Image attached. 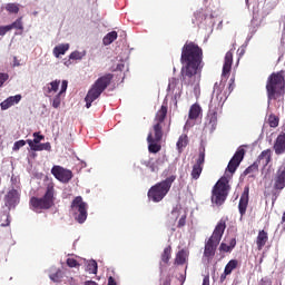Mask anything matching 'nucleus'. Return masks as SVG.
<instances>
[{
    "instance_id": "obj_35",
    "label": "nucleus",
    "mask_w": 285,
    "mask_h": 285,
    "mask_svg": "<svg viewBox=\"0 0 285 285\" xmlns=\"http://www.w3.org/2000/svg\"><path fill=\"white\" fill-rule=\"evenodd\" d=\"M86 271L89 273V275H97L98 266L96 261H90L87 264Z\"/></svg>"
},
{
    "instance_id": "obj_10",
    "label": "nucleus",
    "mask_w": 285,
    "mask_h": 285,
    "mask_svg": "<svg viewBox=\"0 0 285 285\" xmlns=\"http://www.w3.org/2000/svg\"><path fill=\"white\" fill-rule=\"evenodd\" d=\"M273 188L276 190L275 199H277V195H279L285 188V165L279 166L276 170L273 178Z\"/></svg>"
},
{
    "instance_id": "obj_8",
    "label": "nucleus",
    "mask_w": 285,
    "mask_h": 285,
    "mask_svg": "<svg viewBox=\"0 0 285 285\" xmlns=\"http://www.w3.org/2000/svg\"><path fill=\"white\" fill-rule=\"evenodd\" d=\"M71 210L75 214V219L78 224H83L88 219V203L83 202L81 196L73 198L71 203Z\"/></svg>"
},
{
    "instance_id": "obj_54",
    "label": "nucleus",
    "mask_w": 285,
    "mask_h": 285,
    "mask_svg": "<svg viewBox=\"0 0 285 285\" xmlns=\"http://www.w3.org/2000/svg\"><path fill=\"white\" fill-rule=\"evenodd\" d=\"M171 215H176V218L179 217V207H175V208L171 210Z\"/></svg>"
},
{
    "instance_id": "obj_38",
    "label": "nucleus",
    "mask_w": 285,
    "mask_h": 285,
    "mask_svg": "<svg viewBox=\"0 0 285 285\" xmlns=\"http://www.w3.org/2000/svg\"><path fill=\"white\" fill-rule=\"evenodd\" d=\"M257 170H259V165L257 164V160L254 161V164H252L249 167H247L244 170V175H250L252 173H257Z\"/></svg>"
},
{
    "instance_id": "obj_44",
    "label": "nucleus",
    "mask_w": 285,
    "mask_h": 285,
    "mask_svg": "<svg viewBox=\"0 0 285 285\" xmlns=\"http://www.w3.org/2000/svg\"><path fill=\"white\" fill-rule=\"evenodd\" d=\"M67 266H69V268H77L79 267V262L75 258H67Z\"/></svg>"
},
{
    "instance_id": "obj_7",
    "label": "nucleus",
    "mask_w": 285,
    "mask_h": 285,
    "mask_svg": "<svg viewBox=\"0 0 285 285\" xmlns=\"http://www.w3.org/2000/svg\"><path fill=\"white\" fill-rule=\"evenodd\" d=\"M229 190L230 185H228V178L222 177L213 187L212 204H215L216 206H222L224 202H226Z\"/></svg>"
},
{
    "instance_id": "obj_42",
    "label": "nucleus",
    "mask_w": 285,
    "mask_h": 285,
    "mask_svg": "<svg viewBox=\"0 0 285 285\" xmlns=\"http://www.w3.org/2000/svg\"><path fill=\"white\" fill-rule=\"evenodd\" d=\"M59 106H61V94L56 95L52 100L53 108H59Z\"/></svg>"
},
{
    "instance_id": "obj_20",
    "label": "nucleus",
    "mask_w": 285,
    "mask_h": 285,
    "mask_svg": "<svg viewBox=\"0 0 285 285\" xmlns=\"http://www.w3.org/2000/svg\"><path fill=\"white\" fill-rule=\"evenodd\" d=\"M148 151L157 155L161 150V140H154L153 136H147Z\"/></svg>"
},
{
    "instance_id": "obj_46",
    "label": "nucleus",
    "mask_w": 285,
    "mask_h": 285,
    "mask_svg": "<svg viewBox=\"0 0 285 285\" xmlns=\"http://www.w3.org/2000/svg\"><path fill=\"white\" fill-rule=\"evenodd\" d=\"M225 90H227V94L230 95V92H233V90H235V78H230L229 80V85L227 88H225Z\"/></svg>"
},
{
    "instance_id": "obj_9",
    "label": "nucleus",
    "mask_w": 285,
    "mask_h": 285,
    "mask_svg": "<svg viewBox=\"0 0 285 285\" xmlns=\"http://www.w3.org/2000/svg\"><path fill=\"white\" fill-rule=\"evenodd\" d=\"M204 164H206V148L200 147L198 158L196 159V163L193 166L190 177L195 181L202 177V173L204 171Z\"/></svg>"
},
{
    "instance_id": "obj_57",
    "label": "nucleus",
    "mask_w": 285,
    "mask_h": 285,
    "mask_svg": "<svg viewBox=\"0 0 285 285\" xmlns=\"http://www.w3.org/2000/svg\"><path fill=\"white\" fill-rule=\"evenodd\" d=\"M203 285H210V279L208 277H205L203 279Z\"/></svg>"
},
{
    "instance_id": "obj_4",
    "label": "nucleus",
    "mask_w": 285,
    "mask_h": 285,
    "mask_svg": "<svg viewBox=\"0 0 285 285\" xmlns=\"http://www.w3.org/2000/svg\"><path fill=\"white\" fill-rule=\"evenodd\" d=\"M226 230V220L220 219L209 239L205 243L204 257L207 258V262H210L213 257H215V253L217 247L219 246V242H222V237H224V232Z\"/></svg>"
},
{
    "instance_id": "obj_55",
    "label": "nucleus",
    "mask_w": 285,
    "mask_h": 285,
    "mask_svg": "<svg viewBox=\"0 0 285 285\" xmlns=\"http://www.w3.org/2000/svg\"><path fill=\"white\" fill-rule=\"evenodd\" d=\"M213 121H217V112H213L212 117H210V124H213Z\"/></svg>"
},
{
    "instance_id": "obj_37",
    "label": "nucleus",
    "mask_w": 285,
    "mask_h": 285,
    "mask_svg": "<svg viewBox=\"0 0 285 285\" xmlns=\"http://www.w3.org/2000/svg\"><path fill=\"white\" fill-rule=\"evenodd\" d=\"M268 125L271 126V128H277L279 126V117L275 115H269Z\"/></svg>"
},
{
    "instance_id": "obj_36",
    "label": "nucleus",
    "mask_w": 285,
    "mask_h": 285,
    "mask_svg": "<svg viewBox=\"0 0 285 285\" xmlns=\"http://www.w3.org/2000/svg\"><path fill=\"white\" fill-rule=\"evenodd\" d=\"M6 10L10 14H19V4H17V3H7Z\"/></svg>"
},
{
    "instance_id": "obj_51",
    "label": "nucleus",
    "mask_w": 285,
    "mask_h": 285,
    "mask_svg": "<svg viewBox=\"0 0 285 285\" xmlns=\"http://www.w3.org/2000/svg\"><path fill=\"white\" fill-rule=\"evenodd\" d=\"M175 86H177V79H176V78H173V79L169 81L168 88H171V90H174Z\"/></svg>"
},
{
    "instance_id": "obj_45",
    "label": "nucleus",
    "mask_w": 285,
    "mask_h": 285,
    "mask_svg": "<svg viewBox=\"0 0 285 285\" xmlns=\"http://www.w3.org/2000/svg\"><path fill=\"white\" fill-rule=\"evenodd\" d=\"M33 137L35 139L32 140V144H35L36 146L45 139L43 135H39V132H33Z\"/></svg>"
},
{
    "instance_id": "obj_49",
    "label": "nucleus",
    "mask_w": 285,
    "mask_h": 285,
    "mask_svg": "<svg viewBox=\"0 0 285 285\" xmlns=\"http://www.w3.org/2000/svg\"><path fill=\"white\" fill-rule=\"evenodd\" d=\"M68 90V80H62L61 82V89L58 92V95H63V92H66Z\"/></svg>"
},
{
    "instance_id": "obj_41",
    "label": "nucleus",
    "mask_w": 285,
    "mask_h": 285,
    "mask_svg": "<svg viewBox=\"0 0 285 285\" xmlns=\"http://www.w3.org/2000/svg\"><path fill=\"white\" fill-rule=\"evenodd\" d=\"M10 79V75L0 72V88H3V83Z\"/></svg>"
},
{
    "instance_id": "obj_29",
    "label": "nucleus",
    "mask_w": 285,
    "mask_h": 285,
    "mask_svg": "<svg viewBox=\"0 0 285 285\" xmlns=\"http://www.w3.org/2000/svg\"><path fill=\"white\" fill-rule=\"evenodd\" d=\"M199 115H202V107L197 104L191 105L188 114L189 119H198Z\"/></svg>"
},
{
    "instance_id": "obj_32",
    "label": "nucleus",
    "mask_w": 285,
    "mask_h": 285,
    "mask_svg": "<svg viewBox=\"0 0 285 285\" xmlns=\"http://www.w3.org/2000/svg\"><path fill=\"white\" fill-rule=\"evenodd\" d=\"M117 37H118L117 31H111L107 33L102 39L104 46H110V43L116 41Z\"/></svg>"
},
{
    "instance_id": "obj_3",
    "label": "nucleus",
    "mask_w": 285,
    "mask_h": 285,
    "mask_svg": "<svg viewBox=\"0 0 285 285\" xmlns=\"http://www.w3.org/2000/svg\"><path fill=\"white\" fill-rule=\"evenodd\" d=\"M112 79H115V75L112 73H106L101 77H99L90 87L88 90L85 101H86V108H90L92 106L94 101H97L99 97H101V94L112 83Z\"/></svg>"
},
{
    "instance_id": "obj_21",
    "label": "nucleus",
    "mask_w": 285,
    "mask_h": 285,
    "mask_svg": "<svg viewBox=\"0 0 285 285\" xmlns=\"http://www.w3.org/2000/svg\"><path fill=\"white\" fill-rule=\"evenodd\" d=\"M4 202L8 206H17L19 204V191L17 189H11L4 196Z\"/></svg>"
},
{
    "instance_id": "obj_16",
    "label": "nucleus",
    "mask_w": 285,
    "mask_h": 285,
    "mask_svg": "<svg viewBox=\"0 0 285 285\" xmlns=\"http://www.w3.org/2000/svg\"><path fill=\"white\" fill-rule=\"evenodd\" d=\"M271 161H273V150L271 149L263 150L256 159V164L263 166V168H266Z\"/></svg>"
},
{
    "instance_id": "obj_50",
    "label": "nucleus",
    "mask_w": 285,
    "mask_h": 285,
    "mask_svg": "<svg viewBox=\"0 0 285 285\" xmlns=\"http://www.w3.org/2000/svg\"><path fill=\"white\" fill-rule=\"evenodd\" d=\"M259 285H273V281L271 278H262Z\"/></svg>"
},
{
    "instance_id": "obj_11",
    "label": "nucleus",
    "mask_w": 285,
    "mask_h": 285,
    "mask_svg": "<svg viewBox=\"0 0 285 285\" xmlns=\"http://www.w3.org/2000/svg\"><path fill=\"white\" fill-rule=\"evenodd\" d=\"M51 175L58 179V181H61V184H69L72 179V170L66 169L59 165H55L51 168Z\"/></svg>"
},
{
    "instance_id": "obj_2",
    "label": "nucleus",
    "mask_w": 285,
    "mask_h": 285,
    "mask_svg": "<svg viewBox=\"0 0 285 285\" xmlns=\"http://www.w3.org/2000/svg\"><path fill=\"white\" fill-rule=\"evenodd\" d=\"M266 92L268 101H277L285 95L284 71L273 72L268 76L266 82Z\"/></svg>"
},
{
    "instance_id": "obj_13",
    "label": "nucleus",
    "mask_w": 285,
    "mask_h": 285,
    "mask_svg": "<svg viewBox=\"0 0 285 285\" xmlns=\"http://www.w3.org/2000/svg\"><path fill=\"white\" fill-rule=\"evenodd\" d=\"M214 95L216 96L217 101L224 106L226 99H228V96L230 95L228 89H226V81L222 80L214 85Z\"/></svg>"
},
{
    "instance_id": "obj_24",
    "label": "nucleus",
    "mask_w": 285,
    "mask_h": 285,
    "mask_svg": "<svg viewBox=\"0 0 285 285\" xmlns=\"http://www.w3.org/2000/svg\"><path fill=\"white\" fill-rule=\"evenodd\" d=\"M166 115H168V107L163 105L155 116V124L164 126V121H166Z\"/></svg>"
},
{
    "instance_id": "obj_22",
    "label": "nucleus",
    "mask_w": 285,
    "mask_h": 285,
    "mask_svg": "<svg viewBox=\"0 0 285 285\" xmlns=\"http://www.w3.org/2000/svg\"><path fill=\"white\" fill-rule=\"evenodd\" d=\"M19 101H21V95L10 96L0 104L1 110H8V108L19 104Z\"/></svg>"
},
{
    "instance_id": "obj_30",
    "label": "nucleus",
    "mask_w": 285,
    "mask_h": 285,
    "mask_svg": "<svg viewBox=\"0 0 285 285\" xmlns=\"http://www.w3.org/2000/svg\"><path fill=\"white\" fill-rule=\"evenodd\" d=\"M10 30H20L18 35H23V18H18L14 22L9 24Z\"/></svg>"
},
{
    "instance_id": "obj_1",
    "label": "nucleus",
    "mask_w": 285,
    "mask_h": 285,
    "mask_svg": "<svg viewBox=\"0 0 285 285\" xmlns=\"http://www.w3.org/2000/svg\"><path fill=\"white\" fill-rule=\"evenodd\" d=\"M204 61V50L199 45L194 41H186L181 48L180 62L183 63L180 70V80L183 86H195L199 79H197V72Z\"/></svg>"
},
{
    "instance_id": "obj_26",
    "label": "nucleus",
    "mask_w": 285,
    "mask_h": 285,
    "mask_svg": "<svg viewBox=\"0 0 285 285\" xmlns=\"http://www.w3.org/2000/svg\"><path fill=\"white\" fill-rule=\"evenodd\" d=\"M68 50H70L69 43L58 45L53 48V57L59 59V57H61V55H66Z\"/></svg>"
},
{
    "instance_id": "obj_56",
    "label": "nucleus",
    "mask_w": 285,
    "mask_h": 285,
    "mask_svg": "<svg viewBox=\"0 0 285 285\" xmlns=\"http://www.w3.org/2000/svg\"><path fill=\"white\" fill-rule=\"evenodd\" d=\"M85 285H99V284H97V282L95 281H86Z\"/></svg>"
},
{
    "instance_id": "obj_47",
    "label": "nucleus",
    "mask_w": 285,
    "mask_h": 285,
    "mask_svg": "<svg viewBox=\"0 0 285 285\" xmlns=\"http://www.w3.org/2000/svg\"><path fill=\"white\" fill-rule=\"evenodd\" d=\"M186 217H187V215L184 214V215L179 218L177 228H184V226H186Z\"/></svg>"
},
{
    "instance_id": "obj_40",
    "label": "nucleus",
    "mask_w": 285,
    "mask_h": 285,
    "mask_svg": "<svg viewBox=\"0 0 285 285\" xmlns=\"http://www.w3.org/2000/svg\"><path fill=\"white\" fill-rule=\"evenodd\" d=\"M69 59H72L75 61H79V60L83 59V56L79 51H73V52L70 53Z\"/></svg>"
},
{
    "instance_id": "obj_18",
    "label": "nucleus",
    "mask_w": 285,
    "mask_h": 285,
    "mask_svg": "<svg viewBox=\"0 0 285 285\" xmlns=\"http://www.w3.org/2000/svg\"><path fill=\"white\" fill-rule=\"evenodd\" d=\"M189 255L190 252H188V249L178 250L174 261L175 266H184V264H187Z\"/></svg>"
},
{
    "instance_id": "obj_31",
    "label": "nucleus",
    "mask_w": 285,
    "mask_h": 285,
    "mask_svg": "<svg viewBox=\"0 0 285 285\" xmlns=\"http://www.w3.org/2000/svg\"><path fill=\"white\" fill-rule=\"evenodd\" d=\"M239 266V261L230 259L225 266V275H230Z\"/></svg>"
},
{
    "instance_id": "obj_43",
    "label": "nucleus",
    "mask_w": 285,
    "mask_h": 285,
    "mask_svg": "<svg viewBox=\"0 0 285 285\" xmlns=\"http://www.w3.org/2000/svg\"><path fill=\"white\" fill-rule=\"evenodd\" d=\"M26 146V140H18L13 144L12 150L17 153V150L23 148Z\"/></svg>"
},
{
    "instance_id": "obj_27",
    "label": "nucleus",
    "mask_w": 285,
    "mask_h": 285,
    "mask_svg": "<svg viewBox=\"0 0 285 285\" xmlns=\"http://www.w3.org/2000/svg\"><path fill=\"white\" fill-rule=\"evenodd\" d=\"M188 146V135L183 134L179 136L177 142H176V148L178 153H184V148Z\"/></svg>"
},
{
    "instance_id": "obj_28",
    "label": "nucleus",
    "mask_w": 285,
    "mask_h": 285,
    "mask_svg": "<svg viewBox=\"0 0 285 285\" xmlns=\"http://www.w3.org/2000/svg\"><path fill=\"white\" fill-rule=\"evenodd\" d=\"M235 246H237V239L232 238L229 240V245L226 243H222L219 246V250H220V253H230V250H233V248H235Z\"/></svg>"
},
{
    "instance_id": "obj_17",
    "label": "nucleus",
    "mask_w": 285,
    "mask_h": 285,
    "mask_svg": "<svg viewBox=\"0 0 285 285\" xmlns=\"http://www.w3.org/2000/svg\"><path fill=\"white\" fill-rule=\"evenodd\" d=\"M148 137H151L155 141H161V139H164V125L155 122Z\"/></svg>"
},
{
    "instance_id": "obj_39",
    "label": "nucleus",
    "mask_w": 285,
    "mask_h": 285,
    "mask_svg": "<svg viewBox=\"0 0 285 285\" xmlns=\"http://www.w3.org/2000/svg\"><path fill=\"white\" fill-rule=\"evenodd\" d=\"M51 282L59 283L63 278L61 269H58L56 273L49 275Z\"/></svg>"
},
{
    "instance_id": "obj_34",
    "label": "nucleus",
    "mask_w": 285,
    "mask_h": 285,
    "mask_svg": "<svg viewBox=\"0 0 285 285\" xmlns=\"http://www.w3.org/2000/svg\"><path fill=\"white\" fill-rule=\"evenodd\" d=\"M145 166L147 168H149V170L151 173H158L159 171V167L157 166V164L155 163L154 158H149L147 161H145Z\"/></svg>"
},
{
    "instance_id": "obj_19",
    "label": "nucleus",
    "mask_w": 285,
    "mask_h": 285,
    "mask_svg": "<svg viewBox=\"0 0 285 285\" xmlns=\"http://www.w3.org/2000/svg\"><path fill=\"white\" fill-rule=\"evenodd\" d=\"M266 244H268V232L262 229L256 237L257 250H263Z\"/></svg>"
},
{
    "instance_id": "obj_5",
    "label": "nucleus",
    "mask_w": 285,
    "mask_h": 285,
    "mask_svg": "<svg viewBox=\"0 0 285 285\" xmlns=\"http://www.w3.org/2000/svg\"><path fill=\"white\" fill-rule=\"evenodd\" d=\"M177 180L176 175H171L166 179L157 183L156 185L151 186L147 193L148 199L154 202L155 204H159L170 193V188H173V184Z\"/></svg>"
},
{
    "instance_id": "obj_12",
    "label": "nucleus",
    "mask_w": 285,
    "mask_h": 285,
    "mask_svg": "<svg viewBox=\"0 0 285 285\" xmlns=\"http://www.w3.org/2000/svg\"><path fill=\"white\" fill-rule=\"evenodd\" d=\"M244 155H246V150L244 148H238L229 160L226 170L232 175L235 174L237 168H239V164L244 161Z\"/></svg>"
},
{
    "instance_id": "obj_52",
    "label": "nucleus",
    "mask_w": 285,
    "mask_h": 285,
    "mask_svg": "<svg viewBox=\"0 0 285 285\" xmlns=\"http://www.w3.org/2000/svg\"><path fill=\"white\" fill-rule=\"evenodd\" d=\"M228 275L230 274H226V271H224V273L220 275V284H224V282H226V277H228Z\"/></svg>"
},
{
    "instance_id": "obj_25",
    "label": "nucleus",
    "mask_w": 285,
    "mask_h": 285,
    "mask_svg": "<svg viewBox=\"0 0 285 285\" xmlns=\"http://www.w3.org/2000/svg\"><path fill=\"white\" fill-rule=\"evenodd\" d=\"M61 85V80H53L43 87V92L46 97H49L51 92H57L59 90V86Z\"/></svg>"
},
{
    "instance_id": "obj_23",
    "label": "nucleus",
    "mask_w": 285,
    "mask_h": 285,
    "mask_svg": "<svg viewBox=\"0 0 285 285\" xmlns=\"http://www.w3.org/2000/svg\"><path fill=\"white\" fill-rule=\"evenodd\" d=\"M27 144L30 147V149L33 150L35 153H38L41 150H47L48 153H50V150H52V146L50 145V142L35 145V142H32L31 139H28Z\"/></svg>"
},
{
    "instance_id": "obj_15",
    "label": "nucleus",
    "mask_w": 285,
    "mask_h": 285,
    "mask_svg": "<svg viewBox=\"0 0 285 285\" xmlns=\"http://www.w3.org/2000/svg\"><path fill=\"white\" fill-rule=\"evenodd\" d=\"M249 193H250V188L245 187L240 196V199L238 203V210H239L240 217H244V215H246V208H248Z\"/></svg>"
},
{
    "instance_id": "obj_53",
    "label": "nucleus",
    "mask_w": 285,
    "mask_h": 285,
    "mask_svg": "<svg viewBox=\"0 0 285 285\" xmlns=\"http://www.w3.org/2000/svg\"><path fill=\"white\" fill-rule=\"evenodd\" d=\"M108 285H117V281H115V277L110 276L108 278Z\"/></svg>"
},
{
    "instance_id": "obj_48",
    "label": "nucleus",
    "mask_w": 285,
    "mask_h": 285,
    "mask_svg": "<svg viewBox=\"0 0 285 285\" xmlns=\"http://www.w3.org/2000/svg\"><path fill=\"white\" fill-rule=\"evenodd\" d=\"M10 32V26H1L0 27V37H6V33Z\"/></svg>"
},
{
    "instance_id": "obj_6",
    "label": "nucleus",
    "mask_w": 285,
    "mask_h": 285,
    "mask_svg": "<svg viewBox=\"0 0 285 285\" xmlns=\"http://www.w3.org/2000/svg\"><path fill=\"white\" fill-rule=\"evenodd\" d=\"M33 210H50L55 206V184L49 183L43 197H31L29 202Z\"/></svg>"
},
{
    "instance_id": "obj_58",
    "label": "nucleus",
    "mask_w": 285,
    "mask_h": 285,
    "mask_svg": "<svg viewBox=\"0 0 285 285\" xmlns=\"http://www.w3.org/2000/svg\"><path fill=\"white\" fill-rule=\"evenodd\" d=\"M13 66H21V63H19V60L17 59V57H13Z\"/></svg>"
},
{
    "instance_id": "obj_14",
    "label": "nucleus",
    "mask_w": 285,
    "mask_h": 285,
    "mask_svg": "<svg viewBox=\"0 0 285 285\" xmlns=\"http://www.w3.org/2000/svg\"><path fill=\"white\" fill-rule=\"evenodd\" d=\"M230 70H233V50L227 51L225 55L222 78L228 79L230 77Z\"/></svg>"
},
{
    "instance_id": "obj_33",
    "label": "nucleus",
    "mask_w": 285,
    "mask_h": 285,
    "mask_svg": "<svg viewBox=\"0 0 285 285\" xmlns=\"http://www.w3.org/2000/svg\"><path fill=\"white\" fill-rule=\"evenodd\" d=\"M170 257H173V247L167 246L161 254V262H164V264H168L170 262Z\"/></svg>"
}]
</instances>
